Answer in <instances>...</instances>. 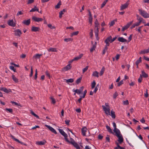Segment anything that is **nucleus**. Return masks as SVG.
Wrapping results in <instances>:
<instances>
[{
	"label": "nucleus",
	"mask_w": 149,
	"mask_h": 149,
	"mask_svg": "<svg viewBox=\"0 0 149 149\" xmlns=\"http://www.w3.org/2000/svg\"><path fill=\"white\" fill-rule=\"evenodd\" d=\"M73 40V39L71 38H65L64 39V41L68 42L70 41H72Z\"/></svg>",
	"instance_id": "nucleus-38"
},
{
	"label": "nucleus",
	"mask_w": 149,
	"mask_h": 149,
	"mask_svg": "<svg viewBox=\"0 0 149 149\" xmlns=\"http://www.w3.org/2000/svg\"><path fill=\"white\" fill-rule=\"evenodd\" d=\"M111 37H110V38H107L104 41L105 43H106L104 47L106 48L107 49H108V47L109 46V42H110V40H111Z\"/></svg>",
	"instance_id": "nucleus-11"
},
{
	"label": "nucleus",
	"mask_w": 149,
	"mask_h": 149,
	"mask_svg": "<svg viewBox=\"0 0 149 149\" xmlns=\"http://www.w3.org/2000/svg\"><path fill=\"white\" fill-rule=\"evenodd\" d=\"M132 34L130 35L128 38L127 42H130L132 39Z\"/></svg>",
	"instance_id": "nucleus-56"
},
{
	"label": "nucleus",
	"mask_w": 149,
	"mask_h": 149,
	"mask_svg": "<svg viewBox=\"0 0 149 149\" xmlns=\"http://www.w3.org/2000/svg\"><path fill=\"white\" fill-rule=\"evenodd\" d=\"M106 140L107 141L109 142H110V139L109 138V136L107 135L106 137Z\"/></svg>",
	"instance_id": "nucleus-55"
},
{
	"label": "nucleus",
	"mask_w": 149,
	"mask_h": 149,
	"mask_svg": "<svg viewBox=\"0 0 149 149\" xmlns=\"http://www.w3.org/2000/svg\"><path fill=\"white\" fill-rule=\"evenodd\" d=\"M87 128H86V127H83L81 129V132L82 133V135L83 136H86V132L87 131Z\"/></svg>",
	"instance_id": "nucleus-15"
},
{
	"label": "nucleus",
	"mask_w": 149,
	"mask_h": 149,
	"mask_svg": "<svg viewBox=\"0 0 149 149\" xmlns=\"http://www.w3.org/2000/svg\"><path fill=\"white\" fill-rule=\"evenodd\" d=\"M82 79V77H80L78 79H77L76 81V83L77 84H78L81 82V81Z\"/></svg>",
	"instance_id": "nucleus-41"
},
{
	"label": "nucleus",
	"mask_w": 149,
	"mask_h": 149,
	"mask_svg": "<svg viewBox=\"0 0 149 149\" xmlns=\"http://www.w3.org/2000/svg\"><path fill=\"white\" fill-rule=\"evenodd\" d=\"M14 32H15V36L19 37H20L22 34V33L19 29H16L15 30Z\"/></svg>",
	"instance_id": "nucleus-8"
},
{
	"label": "nucleus",
	"mask_w": 149,
	"mask_h": 149,
	"mask_svg": "<svg viewBox=\"0 0 149 149\" xmlns=\"http://www.w3.org/2000/svg\"><path fill=\"white\" fill-rule=\"evenodd\" d=\"M118 40L122 42H127V40L122 37H119L118 38Z\"/></svg>",
	"instance_id": "nucleus-19"
},
{
	"label": "nucleus",
	"mask_w": 149,
	"mask_h": 149,
	"mask_svg": "<svg viewBox=\"0 0 149 149\" xmlns=\"http://www.w3.org/2000/svg\"><path fill=\"white\" fill-rule=\"evenodd\" d=\"M92 76L98 78L99 77V72L97 71H94L92 74Z\"/></svg>",
	"instance_id": "nucleus-24"
},
{
	"label": "nucleus",
	"mask_w": 149,
	"mask_h": 149,
	"mask_svg": "<svg viewBox=\"0 0 149 149\" xmlns=\"http://www.w3.org/2000/svg\"><path fill=\"white\" fill-rule=\"evenodd\" d=\"M31 113L35 117H36L37 118H39V117L38 116L36 115L35 113H34L33 111H31Z\"/></svg>",
	"instance_id": "nucleus-43"
},
{
	"label": "nucleus",
	"mask_w": 149,
	"mask_h": 149,
	"mask_svg": "<svg viewBox=\"0 0 149 149\" xmlns=\"http://www.w3.org/2000/svg\"><path fill=\"white\" fill-rule=\"evenodd\" d=\"M143 27V26H139L137 29H136V31H138L139 33H141V29Z\"/></svg>",
	"instance_id": "nucleus-50"
},
{
	"label": "nucleus",
	"mask_w": 149,
	"mask_h": 149,
	"mask_svg": "<svg viewBox=\"0 0 149 149\" xmlns=\"http://www.w3.org/2000/svg\"><path fill=\"white\" fill-rule=\"evenodd\" d=\"M118 94L117 92V91L115 92L113 94V97L114 99H115L118 96Z\"/></svg>",
	"instance_id": "nucleus-47"
},
{
	"label": "nucleus",
	"mask_w": 149,
	"mask_h": 149,
	"mask_svg": "<svg viewBox=\"0 0 149 149\" xmlns=\"http://www.w3.org/2000/svg\"><path fill=\"white\" fill-rule=\"evenodd\" d=\"M123 84V80H121L120 81V82L118 83L117 86H120L121 85Z\"/></svg>",
	"instance_id": "nucleus-57"
},
{
	"label": "nucleus",
	"mask_w": 149,
	"mask_h": 149,
	"mask_svg": "<svg viewBox=\"0 0 149 149\" xmlns=\"http://www.w3.org/2000/svg\"><path fill=\"white\" fill-rule=\"evenodd\" d=\"M46 75L49 79L50 77V76L49 72L48 71H46L45 72Z\"/></svg>",
	"instance_id": "nucleus-54"
},
{
	"label": "nucleus",
	"mask_w": 149,
	"mask_h": 149,
	"mask_svg": "<svg viewBox=\"0 0 149 149\" xmlns=\"http://www.w3.org/2000/svg\"><path fill=\"white\" fill-rule=\"evenodd\" d=\"M89 22L91 25L92 24L93 21V17L92 16L91 17H88Z\"/></svg>",
	"instance_id": "nucleus-46"
},
{
	"label": "nucleus",
	"mask_w": 149,
	"mask_h": 149,
	"mask_svg": "<svg viewBox=\"0 0 149 149\" xmlns=\"http://www.w3.org/2000/svg\"><path fill=\"white\" fill-rule=\"evenodd\" d=\"M40 30V28L39 27L32 26L31 31L33 32L39 31Z\"/></svg>",
	"instance_id": "nucleus-17"
},
{
	"label": "nucleus",
	"mask_w": 149,
	"mask_h": 149,
	"mask_svg": "<svg viewBox=\"0 0 149 149\" xmlns=\"http://www.w3.org/2000/svg\"><path fill=\"white\" fill-rule=\"evenodd\" d=\"M79 33V32L78 31L73 32L72 33L71 36H76L78 35Z\"/></svg>",
	"instance_id": "nucleus-52"
},
{
	"label": "nucleus",
	"mask_w": 149,
	"mask_h": 149,
	"mask_svg": "<svg viewBox=\"0 0 149 149\" xmlns=\"http://www.w3.org/2000/svg\"><path fill=\"white\" fill-rule=\"evenodd\" d=\"M106 128L107 129V130L108 132H109L113 134L111 128H110V127L109 126H108V125H107L106 126Z\"/></svg>",
	"instance_id": "nucleus-32"
},
{
	"label": "nucleus",
	"mask_w": 149,
	"mask_h": 149,
	"mask_svg": "<svg viewBox=\"0 0 149 149\" xmlns=\"http://www.w3.org/2000/svg\"><path fill=\"white\" fill-rule=\"evenodd\" d=\"M5 111H8L9 112V113H12L13 112V109H9V108H6L5 109Z\"/></svg>",
	"instance_id": "nucleus-39"
},
{
	"label": "nucleus",
	"mask_w": 149,
	"mask_h": 149,
	"mask_svg": "<svg viewBox=\"0 0 149 149\" xmlns=\"http://www.w3.org/2000/svg\"><path fill=\"white\" fill-rule=\"evenodd\" d=\"M113 127H114L113 131L114 132L116 133L118 131H119V130H120L116 128V125L115 122H113Z\"/></svg>",
	"instance_id": "nucleus-23"
},
{
	"label": "nucleus",
	"mask_w": 149,
	"mask_h": 149,
	"mask_svg": "<svg viewBox=\"0 0 149 149\" xmlns=\"http://www.w3.org/2000/svg\"><path fill=\"white\" fill-rule=\"evenodd\" d=\"M108 1V0H105L103 3L101 5V8H103L104 6L107 3V1Z\"/></svg>",
	"instance_id": "nucleus-37"
},
{
	"label": "nucleus",
	"mask_w": 149,
	"mask_h": 149,
	"mask_svg": "<svg viewBox=\"0 0 149 149\" xmlns=\"http://www.w3.org/2000/svg\"><path fill=\"white\" fill-rule=\"evenodd\" d=\"M115 143L117 145V146L114 148V149H119V148L120 147L119 145V143L118 142H117V141L115 142Z\"/></svg>",
	"instance_id": "nucleus-40"
},
{
	"label": "nucleus",
	"mask_w": 149,
	"mask_h": 149,
	"mask_svg": "<svg viewBox=\"0 0 149 149\" xmlns=\"http://www.w3.org/2000/svg\"><path fill=\"white\" fill-rule=\"evenodd\" d=\"M95 28L97 30V31H98L99 23L97 21V19H96L95 22Z\"/></svg>",
	"instance_id": "nucleus-21"
},
{
	"label": "nucleus",
	"mask_w": 149,
	"mask_h": 149,
	"mask_svg": "<svg viewBox=\"0 0 149 149\" xmlns=\"http://www.w3.org/2000/svg\"><path fill=\"white\" fill-rule=\"evenodd\" d=\"M102 107L105 114L107 115H110V107H109V108H107L104 105H102Z\"/></svg>",
	"instance_id": "nucleus-5"
},
{
	"label": "nucleus",
	"mask_w": 149,
	"mask_h": 149,
	"mask_svg": "<svg viewBox=\"0 0 149 149\" xmlns=\"http://www.w3.org/2000/svg\"><path fill=\"white\" fill-rule=\"evenodd\" d=\"M49 52H57V50L56 48L51 47L47 49Z\"/></svg>",
	"instance_id": "nucleus-28"
},
{
	"label": "nucleus",
	"mask_w": 149,
	"mask_h": 149,
	"mask_svg": "<svg viewBox=\"0 0 149 149\" xmlns=\"http://www.w3.org/2000/svg\"><path fill=\"white\" fill-rule=\"evenodd\" d=\"M71 67L70 64H68L66 66L64 67L63 70L65 71H67L70 69Z\"/></svg>",
	"instance_id": "nucleus-29"
},
{
	"label": "nucleus",
	"mask_w": 149,
	"mask_h": 149,
	"mask_svg": "<svg viewBox=\"0 0 149 149\" xmlns=\"http://www.w3.org/2000/svg\"><path fill=\"white\" fill-rule=\"evenodd\" d=\"M96 42H95V44H93L92 47L90 49V51L91 52H93L94 50H95L96 48Z\"/></svg>",
	"instance_id": "nucleus-22"
},
{
	"label": "nucleus",
	"mask_w": 149,
	"mask_h": 149,
	"mask_svg": "<svg viewBox=\"0 0 149 149\" xmlns=\"http://www.w3.org/2000/svg\"><path fill=\"white\" fill-rule=\"evenodd\" d=\"M32 18L33 20L36 22H41L43 20L42 18L38 17L36 16H33Z\"/></svg>",
	"instance_id": "nucleus-10"
},
{
	"label": "nucleus",
	"mask_w": 149,
	"mask_h": 149,
	"mask_svg": "<svg viewBox=\"0 0 149 149\" xmlns=\"http://www.w3.org/2000/svg\"><path fill=\"white\" fill-rule=\"evenodd\" d=\"M108 49L106 48H104L102 51V54L103 55L105 54L106 52L107 51Z\"/></svg>",
	"instance_id": "nucleus-58"
},
{
	"label": "nucleus",
	"mask_w": 149,
	"mask_h": 149,
	"mask_svg": "<svg viewBox=\"0 0 149 149\" xmlns=\"http://www.w3.org/2000/svg\"><path fill=\"white\" fill-rule=\"evenodd\" d=\"M33 67L32 66L31 67V73L29 75L30 77H31L32 76L33 74Z\"/></svg>",
	"instance_id": "nucleus-59"
},
{
	"label": "nucleus",
	"mask_w": 149,
	"mask_h": 149,
	"mask_svg": "<svg viewBox=\"0 0 149 149\" xmlns=\"http://www.w3.org/2000/svg\"><path fill=\"white\" fill-rule=\"evenodd\" d=\"M96 85V82L95 81H93V82L91 84V88L92 89L94 88Z\"/></svg>",
	"instance_id": "nucleus-49"
},
{
	"label": "nucleus",
	"mask_w": 149,
	"mask_h": 149,
	"mask_svg": "<svg viewBox=\"0 0 149 149\" xmlns=\"http://www.w3.org/2000/svg\"><path fill=\"white\" fill-rule=\"evenodd\" d=\"M117 19H115L113 20V21H111L110 23L109 24L110 25V26H113V25L115 24V22L117 21Z\"/></svg>",
	"instance_id": "nucleus-35"
},
{
	"label": "nucleus",
	"mask_w": 149,
	"mask_h": 149,
	"mask_svg": "<svg viewBox=\"0 0 149 149\" xmlns=\"http://www.w3.org/2000/svg\"><path fill=\"white\" fill-rule=\"evenodd\" d=\"M58 130L60 133L64 137L65 140L66 141H68V139L67 138L68 136L67 134H66L62 129H59Z\"/></svg>",
	"instance_id": "nucleus-4"
},
{
	"label": "nucleus",
	"mask_w": 149,
	"mask_h": 149,
	"mask_svg": "<svg viewBox=\"0 0 149 149\" xmlns=\"http://www.w3.org/2000/svg\"><path fill=\"white\" fill-rule=\"evenodd\" d=\"M87 93V91L86 90H85L84 91V93L82 96H81L83 98H84L85 97V96L86 95V94Z\"/></svg>",
	"instance_id": "nucleus-62"
},
{
	"label": "nucleus",
	"mask_w": 149,
	"mask_h": 149,
	"mask_svg": "<svg viewBox=\"0 0 149 149\" xmlns=\"http://www.w3.org/2000/svg\"><path fill=\"white\" fill-rule=\"evenodd\" d=\"M8 24L9 26L12 27H15L16 26V24L15 23L13 20H10L8 21Z\"/></svg>",
	"instance_id": "nucleus-13"
},
{
	"label": "nucleus",
	"mask_w": 149,
	"mask_h": 149,
	"mask_svg": "<svg viewBox=\"0 0 149 149\" xmlns=\"http://www.w3.org/2000/svg\"><path fill=\"white\" fill-rule=\"evenodd\" d=\"M46 127H47L52 132L54 133L55 134H57V133L56 130L52 127L47 125H46Z\"/></svg>",
	"instance_id": "nucleus-14"
},
{
	"label": "nucleus",
	"mask_w": 149,
	"mask_h": 149,
	"mask_svg": "<svg viewBox=\"0 0 149 149\" xmlns=\"http://www.w3.org/2000/svg\"><path fill=\"white\" fill-rule=\"evenodd\" d=\"M127 1L126 3H125L124 4L120 6V10H123L124 9L127 8L129 5V3H128V1Z\"/></svg>",
	"instance_id": "nucleus-12"
},
{
	"label": "nucleus",
	"mask_w": 149,
	"mask_h": 149,
	"mask_svg": "<svg viewBox=\"0 0 149 149\" xmlns=\"http://www.w3.org/2000/svg\"><path fill=\"white\" fill-rule=\"evenodd\" d=\"M141 74L142 77H143L144 78H147L148 77V74L146 73L144 70L142 71Z\"/></svg>",
	"instance_id": "nucleus-25"
},
{
	"label": "nucleus",
	"mask_w": 149,
	"mask_h": 149,
	"mask_svg": "<svg viewBox=\"0 0 149 149\" xmlns=\"http://www.w3.org/2000/svg\"><path fill=\"white\" fill-rule=\"evenodd\" d=\"M47 26H48L51 29H54L55 28V27L54 26H52V25L51 24H48Z\"/></svg>",
	"instance_id": "nucleus-51"
},
{
	"label": "nucleus",
	"mask_w": 149,
	"mask_h": 149,
	"mask_svg": "<svg viewBox=\"0 0 149 149\" xmlns=\"http://www.w3.org/2000/svg\"><path fill=\"white\" fill-rule=\"evenodd\" d=\"M37 69H36L35 70V77H34V79H35L36 80L37 79Z\"/></svg>",
	"instance_id": "nucleus-60"
},
{
	"label": "nucleus",
	"mask_w": 149,
	"mask_h": 149,
	"mask_svg": "<svg viewBox=\"0 0 149 149\" xmlns=\"http://www.w3.org/2000/svg\"><path fill=\"white\" fill-rule=\"evenodd\" d=\"M83 54H80L79 56L74 58L71 61V62L74 61H77L80 59L83 56Z\"/></svg>",
	"instance_id": "nucleus-16"
},
{
	"label": "nucleus",
	"mask_w": 149,
	"mask_h": 149,
	"mask_svg": "<svg viewBox=\"0 0 149 149\" xmlns=\"http://www.w3.org/2000/svg\"><path fill=\"white\" fill-rule=\"evenodd\" d=\"M139 14L144 18H149V14L144 10L142 9L138 10Z\"/></svg>",
	"instance_id": "nucleus-2"
},
{
	"label": "nucleus",
	"mask_w": 149,
	"mask_h": 149,
	"mask_svg": "<svg viewBox=\"0 0 149 149\" xmlns=\"http://www.w3.org/2000/svg\"><path fill=\"white\" fill-rule=\"evenodd\" d=\"M64 80H66V82L67 83H72L74 81V79L72 78H70L68 79H64Z\"/></svg>",
	"instance_id": "nucleus-30"
},
{
	"label": "nucleus",
	"mask_w": 149,
	"mask_h": 149,
	"mask_svg": "<svg viewBox=\"0 0 149 149\" xmlns=\"http://www.w3.org/2000/svg\"><path fill=\"white\" fill-rule=\"evenodd\" d=\"M140 54H145L146 53H147L146 52V50H143L141 51V52L139 53Z\"/></svg>",
	"instance_id": "nucleus-63"
},
{
	"label": "nucleus",
	"mask_w": 149,
	"mask_h": 149,
	"mask_svg": "<svg viewBox=\"0 0 149 149\" xmlns=\"http://www.w3.org/2000/svg\"><path fill=\"white\" fill-rule=\"evenodd\" d=\"M12 79L13 81L15 83L18 82V79L15 77L14 75H12Z\"/></svg>",
	"instance_id": "nucleus-26"
},
{
	"label": "nucleus",
	"mask_w": 149,
	"mask_h": 149,
	"mask_svg": "<svg viewBox=\"0 0 149 149\" xmlns=\"http://www.w3.org/2000/svg\"><path fill=\"white\" fill-rule=\"evenodd\" d=\"M61 5V1H59L57 4L55 6V8H59L60 7V6Z\"/></svg>",
	"instance_id": "nucleus-42"
},
{
	"label": "nucleus",
	"mask_w": 149,
	"mask_h": 149,
	"mask_svg": "<svg viewBox=\"0 0 149 149\" xmlns=\"http://www.w3.org/2000/svg\"><path fill=\"white\" fill-rule=\"evenodd\" d=\"M123 103L124 105H127L129 104V101L128 100L123 101Z\"/></svg>",
	"instance_id": "nucleus-53"
},
{
	"label": "nucleus",
	"mask_w": 149,
	"mask_h": 149,
	"mask_svg": "<svg viewBox=\"0 0 149 149\" xmlns=\"http://www.w3.org/2000/svg\"><path fill=\"white\" fill-rule=\"evenodd\" d=\"M111 37V40H110V42L112 43L113 42L114 40H115L117 38V37L116 36L114 38H113L112 39V36H109L107 38H110Z\"/></svg>",
	"instance_id": "nucleus-36"
},
{
	"label": "nucleus",
	"mask_w": 149,
	"mask_h": 149,
	"mask_svg": "<svg viewBox=\"0 0 149 149\" xmlns=\"http://www.w3.org/2000/svg\"><path fill=\"white\" fill-rule=\"evenodd\" d=\"M142 61L141 57H140L139 59L137 60L135 62V64L136 65H139Z\"/></svg>",
	"instance_id": "nucleus-31"
},
{
	"label": "nucleus",
	"mask_w": 149,
	"mask_h": 149,
	"mask_svg": "<svg viewBox=\"0 0 149 149\" xmlns=\"http://www.w3.org/2000/svg\"><path fill=\"white\" fill-rule=\"evenodd\" d=\"M46 142V141L45 140H43V141H38L36 142V144L38 145H43Z\"/></svg>",
	"instance_id": "nucleus-18"
},
{
	"label": "nucleus",
	"mask_w": 149,
	"mask_h": 149,
	"mask_svg": "<svg viewBox=\"0 0 149 149\" xmlns=\"http://www.w3.org/2000/svg\"><path fill=\"white\" fill-rule=\"evenodd\" d=\"M137 19L139 21V23H141L143 21V19L140 16H139V18H137Z\"/></svg>",
	"instance_id": "nucleus-45"
},
{
	"label": "nucleus",
	"mask_w": 149,
	"mask_h": 149,
	"mask_svg": "<svg viewBox=\"0 0 149 149\" xmlns=\"http://www.w3.org/2000/svg\"><path fill=\"white\" fill-rule=\"evenodd\" d=\"M22 23H23L24 24L27 25H29L31 22V20L30 19H29L27 20H25L22 22Z\"/></svg>",
	"instance_id": "nucleus-20"
},
{
	"label": "nucleus",
	"mask_w": 149,
	"mask_h": 149,
	"mask_svg": "<svg viewBox=\"0 0 149 149\" xmlns=\"http://www.w3.org/2000/svg\"><path fill=\"white\" fill-rule=\"evenodd\" d=\"M70 122V120H66L65 121V123L67 125H69V123Z\"/></svg>",
	"instance_id": "nucleus-64"
},
{
	"label": "nucleus",
	"mask_w": 149,
	"mask_h": 149,
	"mask_svg": "<svg viewBox=\"0 0 149 149\" xmlns=\"http://www.w3.org/2000/svg\"><path fill=\"white\" fill-rule=\"evenodd\" d=\"M116 136L118 138V141L120 144L123 143L124 141L122 135L121 134L120 132V130L118 131L117 132L115 133Z\"/></svg>",
	"instance_id": "nucleus-1"
},
{
	"label": "nucleus",
	"mask_w": 149,
	"mask_h": 149,
	"mask_svg": "<svg viewBox=\"0 0 149 149\" xmlns=\"http://www.w3.org/2000/svg\"><path fill=\"white\" fill-rule=\"evenodd\" d=\"M35 11H38L39 12V9L37 8L36 6H35L34 7L32 8L30 11V12H33Z\"/></svg>",
	"instance_id": "nucleus-27"
},
{
	"label": "nucleus",
	"mask_w": 149,
	"mask_h": 149,
	"mask_svg": "<svg viewBox=\"0 0 149 149\" xmlns=\"http://www.w3.org/2000/svg\"><path fill=\"white\" fill-rule=\"evenodd\" d=\"M11 137L13 140H14L15 141L17 142L20 143L21 144L23 145H24L26 146H27V145L26 143L20 141L18 139L15 138L13 136L11 135Z\"/></svg>",
	"instance_id": "nucleus-9"
},
{
	"label": "nucleus",
	"mask_w": 149,
	"mask_h": 149,
	"mask_svg": "<svg viewBox=\"0 0 149 149\" xmlns=\"http://www.w3.org/2000/svg\"><path fill=\"white\" fill-rule=\"evenodd\" d=\"M0 90L3 91L6 93H8L10 92H12L11 90L10 89H7L6 88L3 87H1L0 88Z\"/></svg>",
	"instance_id": "nucleus-6"
},
{
	"label": "nucleus",
	"mask_w": 149,
	"mask_h": 149,
	"mask_svg": "<svg viewBox=\"0 0 149 149\" xmlns=\"http://www.w3.org/2000/svg\"><path fill=\"white\" fill-rule=\"evenodd\" d=\"M42 54H36L34 56L35 58L36 59H39L40 58V56H42Z\"/></svg>",
	"instance_id": "nucleus-34"
},
{
	"label": "nucleus",
	"mask_w": 149,
	"mask_h": 149,
	"mask_svg": "<svg viewBox=\"0 0 149 149\" xmlns=\"http://www.w3.org/2000/svg\"><path fill=\"white\" fill-rule=\"evenodd\" d=\"M71 141L68 140L67 142L72 145L77 149H80V147L77 143L72 138H70Z\"/></svg>",
	"instance_id": "nucleus-3"
},
{
	"label": "nucleus",
	"mask_w": 149,
	"mask_h": 149,
	"mask_svg": "<svg viewBox=\"0 0 149 149\" xmlns=\"http://www.w3.org/2000/svg\"><path fill=\"white\" fill-rule=\"evenodd\" d=\"M143 79L142 77L141 74H140V76L139 78L138 79V81L139 83H141Z\"/></svg>",
	"instance_id": "nucleus-44"
},
{
	"label": "nucleus",
	"mask_w": 149,
	"mask_h": 149,
	"mask_svg": "<svg viewBox=\"0 0 149 149\" xmlns=\"http://www.w3.org/2000/svg\"><path fill=\"white\" fill-rule=\"evenodd\" d=\"M10 68L13 70L14 72H16V69L14 68V67L12 66H10Z\"/></svg>",
	"instance_id": "nucleus-61"
},
{
	"label": "nucleus",
	"mask_w": 149,
	"mask_h": 149,
	"mask_svg": "<svg viewBox=\"0 0 149 149\" xmlns=\"http://www.w3.org/2000/svg\"><path fill=\"white\" fill-rule=\"evenodd\" d=\"M133 22V21L132 20L129 22L126 25L124 26L122 28V31H123L128 29L130 27V26L132 24Z\"/></svg>",
	"instance_id": "nucleus-7"
},
{
	"label": "nucleus",
	"mask_w": 149,
	"mask_h": 149,
	"mask_svg": "<svg viewBox=\"0 0 149 149\" xmlns=\"http://www.w3.org/2000/svg\"><path fill=\"white\" fill-rule=\"evenodd\" d=\"M89 66H87L86 67L84 68L83 69V72L82 73L84 74L85 72H86L88 69V68Z\"/></svg>",
	"instance_id": "nucleus-48"
},
{
	"label": "nucleus",
	"mask_w": 149,
	"mask_h": 149,
	"mask_svg": "<svg viewBox=\"0 0 149 149\" xmlns=\"http://www.w3.org/2000/svg\"><path fill=\"white\" fill-rule=\"evenodd\" d=\"M111 114L110 115L112 118L114 119L116 118V115H115V112L111 110Z\"/></svg>",
	"instance_id": "nucleus-33"
}]
</instances>
